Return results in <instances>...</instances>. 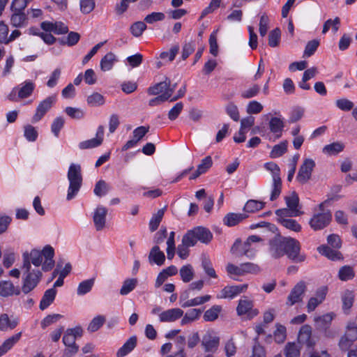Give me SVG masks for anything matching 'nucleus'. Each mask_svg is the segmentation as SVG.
Masks as SVG:
<instances>
[{
	"label": "nucleus",
	"mask_w": 357,
	"mask_h": 357,
	"mask_svg": "<svg viewBox=\"0 0 357 357\" xmlns=\"http://www.w3.org/2000/svg\"><path fill=\"white\" fill-rule=\"evenodd\" d=\"M340 198V195H333L319 205L320 212L314 213L309 222L313 230H321L330 224L332 220V214L329 210L324 211V207L329 205L332 202L339 200Z\"/></svg>",
	"instance_id": "1"
},
{
	"label": "nucleus",
	"mask_w": 357,
	"mask_h": 357,
	"mask_svg": "<svg viewBox=\"0 0 357 357\" xmlns=\"http://www.w3.org/2000/svg\"><path fill=\"white\" fill-rule=\"evenodd\" d=\"M31 264L26 259L22 265L24 273L22 287V291L26 294L31 291L38 285L42 278V273L40 270L31 269Z\"/></svg>",
	"instance_id": "2"
},
{
	"label": "nucleus",
	"mask_w": 357,
	"mask_h": 357,
	"mask_svg": "<svg viewBox=\"0 0 357 357\" xmlns=\"http://www.w3.org/2000/svg\"><path fill=\"white\" fill-rule=\"evenodd\" d=\"M67 177L69 181V187L66 199L70 200L77 194L82 185L81 165L72 163L69 167Z\"/></svg>",
	"instance_id": "3"
},
{
	"label": "nucleus",
	"mask_w": 357,
	"mask_h": 357,
	"mask_svg": "<svg viewBox=\"0 0 357 357\" xmlns=\"http://www.w3.org/2000/svg\"><path fill=\"white\" fill-rule=\"evenodd\" d=\"M284 255L296 263H301L305 260V255L301 254L300 242L291 237H287V238L286 245H284L283 252V256Z\"/></svg>",
	"instance_id": "4"
},
{
	"label": "nucleus",
	"mask_w": 357,
	"mask_h": 357,
	"mask_svg": "<svg viewBox=\"0 0 357 357\" xmlns=\"http://www.w3.org/2000/svg\"><path fill=\"white\" fill-rule=\"evenodd\" d=\"M185 236H188V239L192 241L194 245L197 241L208 244L213 238V234L210 230L203 227H195L188 231Z\"/></svg>",
	"instance_id": "5"
},
{
	"label": "nucleus",
	"mask_w": 357,
	"mask_h": 357,
	"mask_svg": "<svg viewBox=\"0 0 357 357\" xmlns=\"http://www.w3.org/2000/svg\"><path fill=\"white\" fill-rule=\"evenodd\" d=\"M287 238V237L282 236L278 234H275L274 237L269 241L268 250L273 258L278 259L283 257Z\"/></svg>",
	"instance_id": "6"
},
{
	"label": "nucleus",
	"mask_w": 357,
	"mask_h": 357,
	"mask_svg": "<svg viewBox=\"0 0 357 357\" xmlns=\"http://www.w3.org/2000/svg\"><path fill=\"white\" fill-rule=\"evenodd\" d=\"M306 288V284L304 281L298 282L291 290L287 297L286 305L292 306L296 303L302 302Z\"/></svg>",
	"instance_id": "7"
},
{
	"label": "nucleus",
	"mask_w": 357,
	"mask_h": 357,
	"mask_svg": "<svg viewBox=\"0 0 357 357\" xmlns=\"http://www.w3.org/2000/svg\"><path fill=\"white\" fill-rule=\"evenodd\" d=\"M220 344V337L213 332L208 331L201 340V347L206 353H215Z\"/></svg>",
	"instance_id": "8"
},
{
	"label": "nucleus",
	"mask_w": 357,
	"mask_h": 357,
	"mask_svg": "<svg viewBox=\"0 0 357 357\" xmlns=\"http://www.w3.org/2000/svg\"><path fill=\"white\" fill-rule=\"evenodd\" d=\"M56 102V96H51L46 98L38 104L36 113L32 117V122H38L45 115V114L52 107Z\"/></svg>",
	"instance_id": "9"
},
{
	"label": "nucleus",
	"mask_w": 357,
	"mask_h": 357,
	"mask_svg": "<svg viewBox=\"0 0 357 357\" xmlns=\"http://www.w3.org/2000/svg\"><path fill=\"white\" fill-rule=\"evenodd\" d=\"M314 166L315 162L312 159H305L298 169V172L296 176L297 181L301 183H307L311 178V174Z\"/></svg>",
	"instance_id": "10"
},
{
	"label": "nucleus",
	"mask_w": 357,
	"mask_h": 357,
	"mask_svg": "<svg viewBox=\"0 0 357 357\" xmlns=\"http://www.w3.org/2000/svg\"><path fill=\"white\" fill-rule=\"evenodd\" d=\"M171 81L169 78L165 77V79L158 84H154L148 88L147 93L150 96H159L163 94H169V98L172 96L174 89H170Z\"/></svg>",
	"instance_id": "11"
},
{
	"label": "nucleus",
	"mask_w": 357,
	"mask_h": 357,
	"mask_svg": "<svg viewBox=\"0 0 357 357\" xmlns=\"http://www.w3.org/2000/svg\"><path fill=\"white\" fill-rule=\"evenodd\" d=\"M298 340L299 343L309 349L314 347L315 341L312 338V327L310 325L302 326L298 333Z\"/></svg>",
	"instance_id": "12"
},
{
	"label": "nucleus",
	"mask_w": 357,
	"mask_h": 357,
	"mask_svg": "<svg viewBox=\"0 0 357 357\" xmlns=\"http://www.w3.org/2000/svg\"><path fill=\"white\" fill-rule=\"evenodd\" d=\"M42 29L47 32H53L55 34H65L68 32V27L61 22H51L45 21L40 24Z\"/></svg>",
	"instance_id": "13"
},
{
	"label": "nucleus",
	"mask_w": 357,
	"mask_h": 357,
	"mask_svg": "<svg viewBox=\"0 0 357 357\" xmlns=\"http://www.w3.org/2000/svg\"><path fill=\"white\" fill-rule=\"evenodd\" d=\"M107 214V209L105 207L98 206L96 208L93 216V220L97 231H100L105 227Z\"/></svg>",
	"instance_id": "14"
},
{
	"label": "nucleus",
	"mask_w": 357,
	"mask_h": 357,
	"mask_svg": "<svg viewBox=\"0 0 357 357\" xmlns=\"http://www.w3.org/2000/svg\"><path fill=\"white\" fill-rule=\"evenodd\" d=\"M183 315V311L180 308H172L159 314V320L160 322H174Z\"/></svg>",
	"instance_id": "15"
},
{
	"label": "nucleus",
	"mask_w": 357,
	"mask_h": 357,
	"mask_svg": "<svg viewBox=\"0 0 357 357\" xmlns=\"http://www.w3.org/2000/svg\"><path fill=\"white\" fill-rule=\"evenodd\" d=\"M21 291L17 287H15L12 282L9 280H2L0 282V296L8 297L13 295H19Z\"/></svg>",
	"instance_id": "16"
},
{
	"label": "nucleus",
	"mask_w": 357,
	"mask_h": 357,
	"mask_svg": "<svg viewBox=\"0 0 357 357\" xmlns=\"http://www.w3.org/2000/svg\"><path fill=\"white\" fill-rule=\"evenodd\" d=\"M148 258L151 264H155L158 266H162L165 261V255L163 252L160 250L158 245H155L151 248Z\"/></svg>",
	"instance_id": "17"
},
{
	"label": "nucleus",
	"mask_w": 357,
	"mask_h": 357,
	"mask_svg": "<svg viewBox=\"0 0 357 357\" xmlns=\"http://www.w3.org/2000/svg\"><path fill=\"white\" fill-rule=\"evenodd\" d=\"M333 317V313H327L322 316L315 317L314 321L317 329L319 331H326L331 326Z\"/></svg>",
	"instance_id": "18"
},
{
	"label": "nucleus",
	"mask_w": 357,
	"mask_h": 357,
	"mask_svg": "<svg viewBox=\"0 0 357 357\" xmlns=\"http://www.w3.org/2000/svg\"><path fill=\"white\" fill-rule=\"evenodd\" d=\"M318 252L332 261H341L343 259L342 253L337 250H333L326 245H322L317 248Z\"/></svg>",
	"instance_id": "19"
},
{
	"label": "nucleus",
	"mask_w": 357,
	"mask_h": 357,
	"mask_svg": "<svg viewBox=\"0 0 357 357\" xmlns=\"http://www.w3.org/2000/svg\"><path fill=\"white\" fill-rule=\"evenodd\" d=\"M248 288V284L227 286L221 291L222 298H233L241 292L245 291Z\"/></svg>",
	"instance_id": "20"
},
{
	"label": "nucleus",
	"mask_w": 357,
	"mask_h": 357,
	"mask_svg": "<svg viewBox=\"0 0 357 357\" xmlns=\"http://www.w3.org/2000/svg\"><path fill=\"white\" fill-rule=\"evenodd\" d=\"M137 342V339L136 336L130 337L117 351L116 357H124L128 355L135 348Z\"/></svg>",
	"instance_id": "21"
},
{
	"label": "nucleus",
	"mask_w": 357,
	"mask_h": 357,
	"mask_svg": "<svg viewBox=\"0 0 357 357\" xmlns=\"http://www.w3.org/2000/svg\"><path fill=\"white\" fill-rule=\"evenodd\" d=\"M326 295V289H321L317 291V297H312L309 299L307 304V310L308 312H313L316 307L321 304L325 299Z\"/></svg>",
	"instance_id": "22"
},
{
	"label": "nucleus",
	"mask_w": 357,
	"mask_h": 357,
	"mask_svg": "<svg viewBox=\"0 0 357 357\" xmlns=\"http://www.w3.org/2000/svg\"><path fill=\"white\" fill-rule=\"evenodd\" d=\"M213 160L211 156H206L202 160L198 165L197 170L190 176V179H196L202 174L206 172L212 166Z\"/></svg>",
	"instance_id": "23"
},
{
	"label": "nucleus",
	"mask_w": 357,
	"mask_h": 357,
	"mask_svg": "<svg viewBox=\"0 0 357 357\" xmlns=\"http://www.w3.org/2000/svg\"><path fill=\"white\" fill-rule=\"evenodd\" d=\"M56 293L57 291L54 288H50L45 291L39 305L41 310H44L54 302Z\"/></svg>",
	"instance_id": "24"
},
{
	"label": "nucleus",
	"mask_w": 357,
	"mask_h": 357,
	"mask_svg": "<svg viewBox=\"0 0 357 357\" xmlns=\"http://www.w3.org/2000/svg\"><path fill=\"white\" fill-rule=\"evenodd\" d=\"M287 206L290 208L289 211H293V215H299L301 212L298 208L299 204V198L296 192H292L290 196L284 197Z\"/></svg>",
	"instance_id": "25"
},
{
	"label": "nucleus",
	"mask_w": 357,
	"mask_h": 357,
	"mask_svg": "<svg viewBox=\"0 0 357 357\" xmlns=\"http://www.w3.org/2000/svg\"><path fill=\"white\" fill-rule=\"evenodd\" d=\"M22 333L20 332L6 339L0 346V357L7 353L20 340Z\"/></svg>",
	"instance_id": "26"
},
{
	"label": "nucleus",
	"mask_w": 357,
	"mask_h": 357,
	"mask_svg": "<svg viewBox=\"0 0 357 357\" xmlns=\"http://www.w3.org/2000/svg\"><path fill=\"white\" fill-rule=\"evenodd\" d=\"M28 259L29 264L31 262L35 266H40L42 264L43 257L40 251L38 250H32L30 253L25 252L23 254V263L25 262V259Z\"/></svg>",
	"instance_id": "27"
},
{
	"label": "nucleus",
	"mask_w": 357,
	"mask_h": 357,
	"mask_svg": "<svg viewBox=\"0 0 357 357\" xmlns=\"http://www.w3.org/2000/svg\"><path fill=\"white\" fill-rule=\"evenodd\" d=\"M247 218L248 215L245 213H229L225 215V217L223 219V221L225 225L229 227H233Z\"/></svg>",
	"instance_id": "28"
},
{
	"label": "nucleus",
	"mask_w": 357,
	"mask_h": 357,
	"mask_svg": "<svg viewBox=\"0 0 357 357\" xmlns=\"http://www.w3.org/2000/svg\"><path fill=\"white\" fill-rule=\"evenodd\" d=\"M284 128L283 120L278 117H272L269 121V129L271 132L276 135L278 138L282 136V132Z\"/></svg>",
	"instance_id": "29"
},
{
	"label": "nucleus",
	"mask_w": 357,
	"mask_h": 357,
	"mask_svg": "<svg viewBox=\"0 0 357 357\" xmlns=\"http://www.w3.org/2000/svg\"><path fill=\"white\" fill-rule=\"evenodd\" d=\"M194 246L192 241L188 239V236H183L181 244L177 247V255L182 259H186L189 255V247Z\"/></svg>",
	"instance_id": "30"
},
{
	"label": "nucleus",
	"mask_w": 357,
	"mask_h": 357,
	"mask_svg": "<svg viewBox=\"0 0 357 357\" xmlns=\"http://www.w3.org/2000/svg\"><path fill=\"white\" fill-rule=\"evenodd\" d=\"M18 324L17 319L10 320L7 314L0 315V331H8L14 329Z\"/></svg>",
	"instance_id": "31"
},
{
	"label": "nucleus",
	"mask_w": 357,
	"mask_h": 357,
	"mask_svg": "<svg viewBox=\"0 0 357 357\" xmlns=\"http://www.w3.org/2000/svg\"><path fill=\"white\" fill-rule=\"evenodd\" d=\"M10 17V24L14 27H22L26 24L27 17L24 12L13 11Z\"/></svg>",
	"instance_id": "32"
},
{
	"label": "nucleus",
	"mask_w": 357,
	"mask_h": 357,
	"mask_svg": "<svg viewBox=\"0 0 357 357\" xmlns=\"http://www.w3.org/2000/svg\"><path fill=\"white\" fill-rule=\"evenodd\" d=\"M116 61V56L112 52L105 54L100 60V66L102 71H108L111 70Z\"/></svg>",
	"instance_id": "33"
},
{
	"label": "nucleus",
	"mask_w": 357,
	"mask_h": 357,
	"mask_svg": "<svg viewBox=\"0 0 357 357\" xmlns=\"http://www.w3.org/2000/svg\"><path fill=\"white\" fill-rule=\"evenodd\" d=\"M265 203L255 199L248 200L244 206L243 213H255L264 208Z\"/></svg>",
	"instance_id": "34"
},
{
	"label": "nucleus",
	"mask_w": 357,
	"mask_h": 357,
	"mask_svg": "<svg viewBox=\"0 0 357 357\" xmlns=\"http://www.w3.org/2000/svg\"><path fill=\"white\" fill-rule=\"evenodd\" d=\"M202 266L206 274L209 277L213 278H216L218 277L215 269L212 266V263L208 256L205 254L202 255Z\"/></svg>",
	"instance_id": "35"
},
{
	"label": "nucleus",
	"mask_w": 357,
	"mask_h": 357,
	"mask_svg": "<svg viewBox=\"0 0 357 357\" xmlns=\"http://www.w3.org/2000/svg\"><path fill=\"white\" fill-rule=\"evenodd\" d=\"M221 311L222 307L220 305H213L204 312L203 318L206 321H213L218 318Z\"/></svg>",
	"instance_id": "36"
},
{
	"label": "nucleus",
	"mask_w": 357,
	"mask_h": 357,
	"mask_svg": "<svg viewBox=\"0 0 357 357\" xmlns=\"http://www.w3.org/2000/svg\"><path fill=\"white\" fill-rule=\"evenodd\" d=\"M94 283L95 278H91L81 282L77 289V295L82 296L89 293L91 290Z\"/></svg>",
	"instance_id": "37"
},
{
	"label": "nucleus",
	"mask_w": 357,
	"mask_h": 357,
	"mask_svg": "<svg viewBox=\"0 0 357 357\" xmlns=\"http://www.w3.org/2000/svg\"><path fill=\"white\" fill-rule=\"evenodd\" d=\"M355 273L353 267L351 266H344L338 271V278L342 281H347L354 278Z\"/></svg>",
	"instance_id": "38"
},
{
	"label": "nucleus",
	"mask_w": 357,
	"mask_h": 357,
	"mask_svg": "<svg viewBox=\"0 0 357 357\" xmlns=\"http://www.w3.org/2000/svg\"><path fill=\"white\" fill-rule=\"evenodd\" d=\"M282 191V181L280 176H274L273 178L272 191L271 194V201L275 200L280 195Z\"/></svg>",
	"instance_id": "39"
},
{
	"label": "nucleus",
	"mask_w": 357,
	"mask_h": 357,
	"mask_svg": "<svg viewBox=\"0 0 357 357\" xmlns=\"http://www.w3.org/2000/svg\"><path fill=\"white\" fill-rule=\"evenodd\" d=\"M179 273L183 282H190L194 277V271L190 264H187L180 268Z\"/></svg>",
	"instance_id": "40"
},
{
	"label": "nucleus",
	"mask_w": 357,
	"mask_h": 357,
	"mask_svg": "<svg viewBox=\"0 0 357 357\" xmlns=\"http://www.w3.org/2000/svg\"><path fill=\"white\" fill-rule=\"evenodd\" d=\"M35 88L34 84L31 81H26L24 84L18 90V97L26 98L31 95Z\"/></svg>",
	"instance_id": "41"
},
{
	"label": "nucleus",
	"mask_w": 357,
	"mask_h": 357,
	"mask_svg": "<svg viewBox=\"0 0 357 357\" xmlns=\"http://www.w3.org/2000/svg\"><path fill=\"white\" fill-rule=\"evenodd\" d=\"M344 149L343 144L340 142H333L332 144L326 145L323 148V152L326 154L333 155L339 153Z\"/></svg>",
	"instance_id": "42"
},
{
	"label": "nucleus",
	"mask_w": 357,
	"mask_h": 357,
	"mask_svg": "<svg viewBox=\"0 0 357 357\" xmlns=\"http://www.w3.org/2000/svg\"><path fill=\"white\" fill-rule=\"evenodd\" d=\"M280 37L281 31L279 28L271 31L268 36V45L271 47H278L280 44Z\"/></svg>",
	"instance_id": "43"
},
{
	"label": "nucleus",
	"mask_w": 357,
	"mask_h": 357,
	"mask_svg": "<svg viewBox=\"0 0 357 357\" xmlns=\"http://www.w3.org/2000/svg\"><path fill=\"white\" fill-rule=\"evenodd\" d=\"M287 141H284L275 145L270 153V157L275 158L282 155L287 150Z\"/></svg>",
	"instance_id": "44"
},
{
	"label": "nucleus",
	"mask_w": 357,
	"mask_h": 357,
	"mask_svg": "<svg viewBox=\"0 0 357 357\" xmlns=\"http://www.w3.org/2000/svg\"><path fill=\"white\" fill-rule=\"evenodd\" d=\"M354 299V294L352 291L347 290L344 291L342 300V308L344 311L347 313L348 311L353 305Z\"/></svg>",
	"instance_id": "45"
},
{
	"label": "nucleus",
	"mask_w": 357,
	"mask_h": 357,
	"mask_svg": "<svg viewBox=\"0 0 357 357\" xmlns=\"http://www.w3.org/2000/svg\"><path fill=\"white\" fill-rule=\"evenodd\" d=\"M86 101L90 106L98 107L105 103V98L100 93L94 92L87 97Z\"/></svg>",
	"instance_id": "46"
},
{
	"label": "nucleus",
	"mask_w": 357,
	"mask_h": 357,
	"mask_svg": "<svg viewBox=\"0 0 357 357\" xmlns=\"http://www.w3.org/2000/svg\"><path fill=\"white\" fill-rule=\"evenodd\" d=\"M137 280L136 278L126 280L120 289L121 295H127L131 292L137 286Z\"/></svg>",
	"instance_id": "47"
},
{
	"label": "nucleus",
	"mask_w": 357,
	"mask_h": 357,
	"mask_svg": "<svg viewBox=\"0 0 357 357\" xmlns=\"http://www.w3.org/2000/svg\"><path fill=\"white\" fill-rule=\"evenodd\" d=\"M165 208H162L158 210V212L153 215L149 222V229L151 231H154L158 229L163 218Z\"/></svg>",
	"instance_id": "48"
},
{
	"label": "nucleus",
	"mask_w": 357,
	"mask_h": 357,
	"mask_svg": "<svg viewBox=\"0 0 357 357\" xmlns=\"http://www.w3.org/2000/svg\"><path fill=\"white\" fill-rule=\"evenodd\" d=\"M278 222L285 228L296 232H298L301 229V226L294 219L282 218L279 220Z\"/></svg>",
	"instance_id": "49"
},
{
	"label": "nucleus",
	"mask_w": 357,
	"mask_h": 357,
	"mask_svg": "<svg viewBox=\"0 0 357 357\" xmlns=\"http://www.w3.org/2000/svg\"><path fill=\"white\" fill-rule=\"evenodd\" d=\"M253 306L252 302L248 299H241L236 307V311L238 315H243L248 313L252 310Z\"/></svg>",
	"instance_id": "50"
},
{
	"label": "nucleus",
	"mask_w": 357,
	"mask_h": 357,
	"mask_svg": "<svg viewBox=\"0 0 357 357\" xmlns=\"http://www.w3.org/2000/svg\"><path fill=\"white\" fill-rule=\"evenodd\" d=\"M340 24V19L338 17H336L333 20L329 19L326 20L323 26L322 33H326L329 29L332 27L333 31L336 33L339 29V26Z\"/></svg>",
	"instance_id": "51"
},
{
	"label": "nucleus",
	"mask_w": 357,
	"mask_h": 357,
	"mask_svg": "<svg viewBox=\"0 0 357 357\" xmlns=\"http://www.w3.org/2000/svg\"><path fill=\"white\" fill-rule=\"evenodd\" d=\"M146 28L147 26L145 22L138 21L131 25L130 30L135 37H139Z\"/></svg>",
	"instance_id": "52"
},
{
	"label": "nucleus",
	"mask_w": 357,
	"mask_h": 357,
	"mask_svg": "<svg viewBox=\"0 0 357 357\" xmlns=\"http://www.w3.org/2000/svg\"><path fill=\"white\" fill-rule=\"evenodd\" d=\"M284 357H299L300 349L294 342H288L284 347Z\"/></svg>",
	"instance_id": "53"
},
{
	"label": "nucleus",
	"mask_w": 357,
	"mask_h": 357,
	"mask_svg": "<svg viewBox=\"0 0 357 357\" xmlns=\"http://www.w3.org/2000/svg\"><path fill=\"white\" fill-rule=\"evenodd\" d=\"M38 135L36 129L33 126L27 124L24 126V136L29 142H35Z\"/></svg>",
	"instance_id": "54"
},
{
	"label": "nucleus",
	"mask_w": 357,
	"mask_h": 357,
	"mask_svg": "<svg viewBox=\"0 0 357 357\" xmlns=\"http://www.w3.org/2000/svg\"><path fill=\"white\" fill-rule=\"evenodd\" d=\"M109 190V185L105 181H98L94 188L93 192L98 197L105 195Z\"/></svg>",
	"instance_id": "55"
},
{
	"label": "nucleus",
	"mask_w": 357,
	"mask_h": 357,
	"mask_svg": "<svg viewBox=\"0 0 357 357\" xmlns=\"http://www.w3.org/2000/svg\"><path fill=\"white\" fill-rule=\"evenodd\" d=\"M286 328L282 325L277 324L276 330L274 332L275 341L278 344L283 343L286 340Z\"/></svg>",
	"instance_id": "56"
},
{
	"label": "nucleus",
	"mask_w": 357,
	"mask_h": 357,
	"mask_svg": "<svg viewBox=\"0 0 357 357\" xmlns=\"http://www.w3.org/2000/svg\"><path fill=\"white\" fill-rule=\"evenodd\" d=\"M105 321V317L102 315H98L91 320L88 326V330L91 332H95L98 331L103 325Z\"/></svg>",
	"instance_id": "57"
},
{
	"label": "nucleus",
	"mask_w": 357,
	"mask_h": 357,
	"mask_svg": "<svg viewBox=\"0 0 357 357\" xmlns=\"http://www.w3.org/2000/svg\"><path fill=\"white\" fill-rule=\"evenodd\" d=\"M165 18V15L163 13L160 12H153L149 15H147L144 20L146 23L148 24H153L154 22L162 21Z\"/></svg>",
	"instance_id": "58"
},
{
	"label": "nucleus",
	"mask_w": 357,
	"mask_h": 357,
	"mask_svg": "<svg viewBox=\"0 0 357 357\" xmlns=\"http://www.w3.org/2000/svg\"><path fill=\"white\" fill-rule=\"evenodd\" d=\"M319 45V41L318 40H312L309 41L305 48L304 56L310 57L316 52L317 49Z\"/></svg>",
	"instance_id": "59"
},
{
	"label": "nucleus",
	"mask_w": 357,
	"mask_h": 357,
	"mask_svg": "<svg viewBox=\"0 0 357 357\" xmlns=\"http://www.w3.org/2000/svg\"><path fill=\"white\" fill-rule=\"evenodd\" d=\"M250 357H266L265 349L259 344L258 337L255 338V344L252 347V355Z\"/></svg>",
	"instance_id": "60"
},
{
	"label": "nucleus",
	"mask_w": 357,
	"mask_h": 357,
	"mask_svg": "<svg viewBox=\"0 0 357 357\" xmlns=\"http://www.w3.org/2000/svg\"><path fill=\"white\" fill-rule=\"evenodd\" d=\"M355 341L353 340L351 338H349L346 335H343L341 336L339 342L338 346L340 350L343 351H349L350 347L352 346L353 343Z\"/></svg>",
	"instance_id": "61"
},
{
	"label": "nucleus",
	"mask_w": 357,
	"mask_h": 357,
	"mask_svg": "<svg viewBox=\"0 0 357 357\" xmlns=\"http://www.w3.org/2000/svg\"><path fill=\"white\" fill-rule=\"evenodd\" d=\"M242 275L245 273H257L260 271V268L257 264L253 263H243L241 264Z\"/></svg>",
	"instance_id": "62"
},
{
	"label": "nucleus",
	"mask_w": 357,
	"mask_h": 357,
	"mask_svg": "<svg viewBox=\"0 0 357 357\" xmlns=\"http://www.w3.org/2000/svg\"><path fill=\"white\" fill-rule=\"evenodd\" d=\"M263 109V105L256 101H250L247 106L246 112L249 114H256L260 113Z\"/></svg>",
	"instance_id": "63"
},
{
	"label": "nucleus",
	"mask_w": 357,
	"mask_h": 357,
	"mask_svg": "<svg viewBox=\"0 0 357 357\" xmlns=\"http://www.w3.org/2000/svg\"><path fill=\"white\" fill-rule=\"evenodd\" d=\"M344 335L356 341L357 340V324L354 322H349L346 326Z\"/></svg>",
	"instance_id": "64"
}]
</instances>
